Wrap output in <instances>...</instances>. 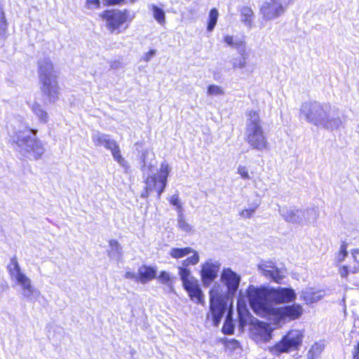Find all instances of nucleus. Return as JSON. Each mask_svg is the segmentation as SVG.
<instances>
[{
  "label": "nucleus",
  "mask_w": 359,
  "mask_h": 359,
  "mask_svg": "<svg viewBox=\"0 0 359 359\" xmlns=\"http://www.w3.org/2000/svg\"><path fill=\"white\" fill-rule=\"evenodd\" d=\"M207 93L208 95L219 96L224 94L223 89L217 85H210L208 87Z\"/></svg>",
  "instance_id": "nucleus-39"
},
{
  "label": "nucleus",
  "mask_w": 359,
  "mask_h": 359,
  "mask_svg": "<svg viewBox=\"0 0 359 359\" xmlns=\"http://www.w3.org/2000/svg\"><path fill=\"white\" fill-rule=\"evenodd\" d=\"M238 173L244 180H250V176L248 173V170L245 166L239 165L238 167Z\"/></svg>",
  "instance_id": "nucleus-41"
},
{
  "label": "nucleus",
  "mask_w": 359,
  "mask_h": 359,
  "mask_svg": "<svg viewBox=\"0 0 359 359\" xmlns=\"http://www.w3.org/2000/svg\"><path fill=\"white\" fill-rule=\"evenodd\" d=\"M126 278L130 279H135L137 278V275L135 273L128 271L126 273Z\"/></svg>",
  "instance_id": "nucleus-52"
},
{
  "label": "nucleus",
  "mask_w": 359,
  "mask_h": 359,
  "mask_svg": "<svg viewBox=\"0 0 359 359\" xmlns=\"http://www.w3.org/2000/svg\"><path fill=\"white\" fill-rule=\"evenodd\" d=\"M221 264L217 261L208 259L201 266V276L204 286H209L217 277Z\"/></svg>",
  "instance_id": "nucleus-13"
},
{
  "label": "nucleus",
  "mask_w": 359,
  "mask_h": 359,
  "mask_svg": "<svg viewBox=\"0 0 359 359\" xmlns=\"http://www.w3.org/2000/svg\"><path fill=\"white\" fill-rule=\"evenodd\" d=\"M219 13L217 8H212L209 13L207 30L210 32H212L217 25Z\"/></svg>",
  "instance_id": "nucleus-28"
},
{
  "label": "nucleus",
  "mask_w": 359,
  "mask_h": 359,
  "mask_svg": "<svg viewBox=\"0 0 359 359\" xmlns=\"http://www.w3.org/2000/svg\"><path fill=\"white\" fill-rule=\"evenodd\" d=\"M170 173L169 165L166 162H163L161 165L160 172L157 179L160 183L167 184L168 177Z\"/></svg>",
  "instance_id": "nucleus-29"
},
{
  "label": "nucleus",
  "mask_w": 359,
  "mask_h": 359,
  "mask_svg": "<svg viewBox=\"0 0 359 359\" xmlns=\"http://www.w3.org/2000/svg\"><path fill=\"white\" fill-rule=\"evenodd\" d=\"M109 150L111 151L114 159L119 164L120 166H121L125 170V172H128L130 166L128 162L122 156L118 143L116 142L111 147V149H109Z\"/></svg>",
  "instance_id": "nucleus-20"
},
{
  "label": "nucleus",
  "mask_w": 359,
  "mask_h": 359,
  "mask_svg": "<svg viewBox=\"0 0 359 359\" xmlns=\"http://www.w3.org/2000/svg\"><path fill=\"white\" fill-rule=\"evenodd\" d=\"M348 252L346 250V245L345 244H342L341 245L340 252L337 255L338 262H341L344 260L345 257L347 256Z\"/></svg>",
  "instance_id": "nucleus-43"
},
{
  "label": "nucleus",
  "mask_w": 359,
  "mask_h": 359,
  "mask_svg": "<svg viewBox=\"0 0 359 359\" xmlns=\"http://www.w3.org/2000/svg\"><path fill=\"white\" fill-rule=\"evenodd\" d=\"M86 7L88 9L99 8L100 7V0H86Z\"/></svg>",
  "instance_id": "nucleus-42"
},
{
  "label": "nucleus",
  "mask_w": 359,
  "mask_h": 359,
  "mask_svg": "<svg viewBox=\"0 0 359 359\" xmlns=\"http://www.w3.org/2000/svg\"><path fill=\"white\" fill-rule=\"evenodd\" d=\"M194 251V249L190 247L186 248H172L170 250V255L175 259H180L184 257Z\"/></svg>",
  "instance_id": "nucleus-26"
},
{
  "label": "nucleus",
  "mask_w": 359,
  "mask_h": 359,
  "mask_svg": "<svg viewBox=\"0 0 359 359\" xmlns=\"http://www.w3.org/2000/svg\"><path fill=\"white\" fill-rule=\"evenodd\" d=\"M302 339L303 334L300 330H290L274 346L272 351L274 353H285L296 350L301 345Z\"/></svg>",
  "instance_id": "nucleus-8"
},
{
  "label": "nucleus",
  "mask_w": 359,
  "mask_h": 359,
  "mask_svg": "<svg viewBox=\"0 0 359 359\" xmlns=\"http://www.w3.org/2000/svg\"><path fill=\"white\" fill-rule=\"evenodd\" d=\"M102 18L107 20V26L111 32H114L125 23L128 18L126 10H108L103 12Z\"/></svg>",
  "instance_id": "nucleus-11"
},
{
  "label": "nucleus",
  "mask_w": 359,
  "mask_h": 359,
  "mask_svg": "<svg viewBox=\"0 0 359 359\" xmlns=\"http://www.w3.org/2000/svg\"><path fill=\"white\" fill-rule=\"evenodd\" d=\"M258 269L263 276L277 283H280L286 276L285 269L278 268L272 262H262L259 264Z\"/></svg>",
  "instance_id": "nucleus-12"
},
{
  "label": "nucleus",
  "mask_w": 359,
  "mask_h": 359,
  "mask_svg": "<svg viewBox=\"0 0 359 359\" xmlns=\"http://www.w3.org/2000/svg\"><path fill=\"white\" fill-rule=\"evenodd\" d=\"M302 307L299 304H294L277 308L273 311L271 316H274L278 323H284L299 318L302 316Z\"/></svg>",
  "instance_id": "nucleus-10"
},
{
  "label": "nucleus",
  "mask_w": 359,
  "mask_h": 359,
  "mask_svg": "<svg viewBox=\"0 0 359 359\" xmlns=\"http://www.w3.org/2000/svg\"><path fill=\"white\" fill-rule=\"evenodd\" d=\"M224 41L229 46L235 48L238 53H244V48H245V43L241 39L233 36L226 35L224 37Z\"/></svg>",
  "instance_id": "nucleus-23"
},
{
  "label": "nucleus",
  "mask_w": 359,
  "mask_h": 359,
  "mask_svg": "<svg viewBox=\"0 0 359 359\" xmlns=\"http://www.w3.org/2000/svg\"><path fill=\"white\" fill-rule=\"evenodd\" d=\"M348 273V266H344L342 269L340 270V274L342 277H345L347 276Z\"/></svg>",
  "instance_id": "nucleus-51"
},
{
  "label": "nucleus",
  "mask_w": 359,
  "mask_h": 359,
  "mask_svg": "<svg viewBox=\"0 0 359 359\" xmlns=\"http://www.w3.org/2000/svg\"><path fill=\"white\" fill-rule=\"evenodd\" d=\"M234 331V325L231 319H229V315L226 316V320L222 327V332L225 334H231Z\"/></svg>",
  "instance_id": "nucleus-38"
},
{
  "label": "nucleus",
  "mask_w": 359,
  "mask_h": 359,
  "mask_svg": "<svg viewBox=\"0 0 359 359\" xmlns=\"http://www.w3.org/2000/svg\"><path fill=\"white\" fill-rule=\"evenodd\" d=\"M138 274L140 280L144 283L156 277V270L151 266H142L139 268Z\"/></svg>",
  "instance_id": "nucleus-21"
},
{
  "label": "nucleus",
  "mask_w": 359,
  "mask_h": 359,
  "mask_svg": "<svg viewBox=\"0 0 359 359\" xmlns=\"http://www.w3.org/2000/svg\"><path fill=\"white\" fill-rule=\"evenodd\" d=\"M359 252V250L358 249H355L352 251L351 254H352V256H353V258L354 259V260L355 262H358L357 259H356V254H358Z\"/></svg>",
  "instance_id": "nucleus-53"
},
{
  "label": "nucleus",
  "mask_w": 359,
  "mask_h": 359,
  "mask_svg": "<svg viewBox=\"0 0 359 359\" xmlns=\"http://www.w3.org/2000/svg\"><path fill=\"white\" fill-rule=\"evenodd\" d=\"M304 298L308 304L318 301L321 298V295L311 291H306L303 293Z\"/></svg>",
  "instance_id": "nucleus-37"
},
{
  "label": "nucleus",
  "mask_w": 359,
  "mask_h": 359,
  "mask_svg": "<svg viewBox=\"0 0 359 359\" xmlns=\"http://www.w3.org/2000/svg\"><path fill=\"white\" fill-rule=\"evenodd\" d=\"M246 293L242 290H239L237 298V314L239 329L243 330L248 324H254V321L257 320L250 313L247 302L245 300Z\"/></svg>",
  "instance_id": "nucleus-9"
},
{
  "label": "nucleus",
  "mask_w": 359,
  "mask_h": 359,
  "mask_svg": "<svg viewBox=\"0 0 359 359\" xmlns=\"http://www.w3.org/2000/svg\"><path fill=\"white\" fill-rule=\"evenodd\" d=\"M160 184H161L160 187L157 188L158 198H160L162 193L164 191V190L167 186V184H164V183H160Z\"/></svg>",
  "instance_id": "nucleus-48"
},
{
  "label": "nucleus",
  "mask_w": 359,
  "mask_h": 359,
  "mask_svg": "<svg viewBox=\"0 0 359 359\" xmlns=\"http://www.w3.org/2000/svg\"><path fill=\"white\" fill-rule=\"evenodd\" d=\"M7 22L5 18L4 13H0V36L3 39H5L7 34Z\"/></svg>",
  "instance_id": "nucleus-36"
},
{
  "label": "nucleus",
  "mask_w": 359,
  "mask_h": 359,
  "mask_svg": "<svg viewBox=\"0 0 359 359\" xmlns=\"http://www.w3.org/2000/svg\"><path fill=\"white\" fill-rule=\"evenodd\" d=\"M259 206V203H254L250 208H245L242 211H241L239 215L243 218L250 219L254 215L257 208Z\"/></svg>",
  "instance_id": "nucleus-34"
},
{
  "label": "nucleus",
  "mask_w": 359,
  "mask_h": 359,
  "mask_svg": "<svg viewBox=\"0 0 359 359\" xmlns=\"http://www.w3.org/2000/svg\"><path fill=\"white\" fill-rule=\"evenodd\" d=\"M183 287L192 300L196 299L197 303L203 304V292L196 280L191 283H187V285H183Z\"/></svg>",
  "instance_id": "nucleus-18"
},
{
  "label": "nucleus",
  "mask_w": 359,
  "mask_h": 359,
  "mask_svg": "<svg viewBox=\"0 0 359 359\" xmlns=\"http://www.w3.org/2000/svg\"><path fill=\"white\" fill-rule=\"evenodd\" d=\"M303 217V223L310 224L316 221L318 217V212L316 208L301 210V215Z\"/></svg>",
  "instance_id": "nucleus-25"
},
{
  "label": "nucleus",
  "mask_w": 359,
  "mask_h": 359,
  "mask_svg": "<svg viewBox=\"0 0 359 359\" xmlns=\"http://www.w3.org/2000/svg\"><path fill=\"white\" fill-rule=\"evenodd\" d=\"M169 201H170V204H172V205H174L175 207L181 203L180 201V198H179V196H178V194L172 195L170 198Z\"/></svg>",
  "instance_id": "nucleus-44"
},
{
  "label": "nucleus",
  "mask_w": 359,
  "mask_h": 359,
  "mask_svg": "<svg viewBox=\"0 0 359 359\" xmlns=\"http://www.w3.org/2000/svg\"><path fill=\"white\" fill-rule=\"evenodd\" d=\"M278 212L287 222L292 224H303V217L301 215V210L289 208L287 207H279Z\"/></svg>",
  "instance_id": "nucleus-16"
},
{
  "label": "nucleus",
  "mask_w": 359,
  "mask_h": 359,
  "mask_svg": "<svg viewBox=\"0 0 359 359\" xmlns=\"http://www.w3.org/2000/svg\"><path fill=\"white\" fill-rule=\"evenodd\" d=\"M38 67L42 93L50 102H55L59 98L60 88L57 76L54 74L53 65L49 58L43 57L39 60Z\"/></svg>",
  "instance_id": "nucleus-6"
},
{
  "label": "nucleus",
  "mask_w": 359,
  "mask_h": 359,
  "mask_svg": "<svg viewBox=\"0 0 359 359\" xmlns=\"http://www.w3.org/2000/svg\"><path fill=\"white\" fill-rule=\"evenodd\" d=\"M37 132L36 129L31 128L27 123L18 122L8 134L18 152L24 157L38 160L43 156L45 148L36 136Z\"/></svg>",
  "instance_id": "nucleus-3"
},
{
  "label": "nucleus",
  "mask_w": 359,
  "mask_h": 359,
  "mask_svg": "<svg viewBox=\"0 0 359 359\" xmlns=\"http://www.w3.org/2000/svg\"><path fill=\"white\" fill-rule=\"evenodd\" d=\"M241 21L248 28H252L255 19L254 12L251 8L243 6L240 9Z\"/></svg>",
  "instance_id": "nucleus-19"
},
{
  "label": "nucleus",
  "mask_w": 359,
  "mask_h": 359,
  "mask_svg": "<svg viewBox=\"0 0 359 359\" xmlns=\"http://www.w3.org/2000/svg\"><path fill=\"white\" fill-rule=\"evenodd\" d=\"M300 115L307 122L327 130L338 129L342 124L339 111L327 103L304 102L300 107Z\"/></svg>",
  "instance_id": "nucleus-4"
},
{
  "label": "nucleus",
  "mask_w": 359,
  "mask_h": 359,
  "mask_svg": "<svg viewBox=\"0 0 359 359\" xmlns=\"http://www.w3.org/2000/svg\"><path fill=\"white\" fill-rule=\"evenodd\" d=\"M353 355L354 359H359V343L355 347L354 351L353 352Z\"/></svg>",
  "instance_id": "nucleus-50"
},
{
  "label": "nucleus",
  "mask_w": 359,
  "mask_h": 359,
  "mask_svg": "<svg viewBox=\"0 0 359 359\" xmlns=\"http://www.w3.org/2000/svg\"><path fill=\"white\" fill-rule=\"evenodd\" d=\"M149 154L148 150H145L141 155L142 161V170L144 174H147L148 176L145 179L146 189L147 191H153L156 188L157 177L156 175H150V171L152 168L151 163H147V156Z\"/></svg>",
  "instance_id": "nucleus-15"
},
{
  "label": "nucleus",
  "mask_w": 359,
  "mask_h": 359,
  "mask_svg": "<svg viewBox=\"0 0 359 359\" xmlns=\"http://www.w3.org/2000/svg\"><path fill=\"white\" fill-rule=\"evenodd\" d=\"M7 269L11 279L20 286L22 294L25 299L33 302L39 297L40 291L32 285L31 279L22 271L16 257L11 259Z\"/></svg>",
  "instance_id": "nucleus-7"
},
{
  "label": "nucleus",
  "mask_w": 359,
  "mask_h": 359,
  "mask_svg": "<svg viewBox=\"0 0 359 359\" xmlns=\"http://www.w3.org/2000/svg\"><path fill=\"white\" fill-rule=\"evenodd\" d=\"M178 273L182 281L183 285H187V283H191L195 280V279L193 278H189L191 276V271L188 268L179 266Z\"/></svg>",
  "instance_id": "nucleus-30"
},
{
  "label": "nucleus",
  "mask_w": 359,
  "mask_h": 359,
  "mask_svg": "<svg viewBox=\"0 0 359 359\" xmlns=\"http://www.w3.org/2000/svg\"><path fill=\"white\" fill-rule=\"evenodd\" d=\"M150 191H147V189L145 188V191L142 194L141 196L142 198H147L149 196Z\"/></svg>",
  "instance_id": "nucleus-54"
},
{
  "label": "nucleus",
  "mask_w": 359,
  "mask_h": 359,
  "mask_svg": "<svg viewBox=\"0 0 359 359\" xmlns=\"http://www.w3.org/2000/svg\"><path fill=\"white\" fill-rule=\"evenodd\" d=\"M92 141L96 147H104L106 149H111V147L116 142V140L111 138L108 134L94 130L91 135Z\"/></svg>",
  "instance_id": "nucleus-17"
},
{
  "label": "nucleus",
  "mask_w": 359,
  "mask_h": 359,
  "mask_svg": "<svg viewBox=\"0 0 359 359\" xmlns=\"http://www.w3.org/2000/svg\"><path fill=\"white\" fill-rule=\"evenodd\" d=\"M286 10L276 0H267L262 3L260 13L265 20H273L283 15Z\"/></svg>",
  "instance_id": "nucleus-14"
},
{
  "label": "nucleus",
  "mask_w": 359,
  "mask_h": 359,
  "mask_svg": "<svg viewBox=\"0 0 359 359\" xmlns=\"http://www.w3.org/2000/svg\"><path fill=\"white\" fill-rule=\"evenodd\" d=\"M220 280L226 287L224 294L219 292L218 287H214L210 291V312L207 314V318L212 316L213 324L217 326L226 311L228 300H233L238 290L241 277L230 268L223 269Z\"/></svg>",
  "instance_id": "nucleus-2"
},
{
  "label": "nucleus",
  "mask_w": 359,
  "mask_h": 359,
  "mask_svg": "<svg viewBox=\"0 0 359 359\" xmlns=\"http://www.w3.org/2000/svg\"><path fill=\"white\" fill-rule=\"evenodd\" d=\"M239 54V57L233 58L231 61V64L233 69H243L246 66V60L248 59L246 48H244V53L243 54Z\"/></svg>",
  "instance_id": "nucleus-27"
},
{
  "label": "nucleus",
  "mask_w": 359,
  "mask_h": 359,
  "mask_svg": "<svg viewBox=\"0 0 359 359\" xmlns=\"http://www.w3.org/2000/svg\"><path fill=\"white\" fill-rule=\"evenodd\" d=\"M30 108L41 123L46 124L48 121V114L39 103H32Z\"/></svg>",
  "instance_id": "nucleus-22"
},
{
  "label": "nucleus",
  "mask_w": 359,
  "mask_h": 359,
  "mask_svg": "<svg viewBox=\"0 0 359 359\" xmlns=\"http://www.w3.org/2000/svg\"><path fill=\"white\" fill-rule=\"evenodd\" d=\"M250 308L254 313L262 318L271 316L277 308L273 304L292 302L296 299L294 290L290 287H270L266 285H250L245 290Z\"/></svg>",
  "instance_id": "nucleus-1"
},
{
  "label": "nucleus",
  "mask_w": 359,
  "mask_h": 359,
  "mask_svg": "<svg viewBox=\"0 0 359 359\" xmlns=\"http://www.w3.org/2000/svg\"><path fill=\"white\" fill-rule=\"evenodd\" d=\"M177 227L185 233H189L192 230V226L186 221L185 217H182L181 215H180V218H177Z\"/></svg>",
  "instance_id": "nucleus-35"
},
{
  "label": "nucleus",
  "mask_w": 359,
  "mask_h": 359,
  "mask_svg": "<svg viewBox=\"0 0 359 359\" xmlns=\"http://www.w3.org/2000/svg\"><path fill=\"white\" fill-rule=\"evenodd\" d=\"M245 135L246 142L252 149L259 151L268 149L269 142L258 111L250 110L247 112Z\"/></svg>",
  "instance_id": "nucleus-5"
},
{
  "label": "nucleus",
  "mask_w": 359,
  "mask_h": 359,
  "mask_svg": "<svg viewBox=\"0 0 359 359\" xmlns=\"http://www.w3.org/2000/svg\"><path fill=\"white\" fill-rule=\"evenodd\" d=\"M125 0H103L107 6L119 5L124 2Z\"/></svg>",
  "instance_id": "nucleus-46"
},
{
  "label": "nucleus",
  "mask_w": 359,
  "mask_h": 359,
  "mask_svg": "<svg viewBox=\"0 0 359 359\" xmlns=\"http://www.w3.org/2000/svg\"><path fill=\"white\" fill-rule=\"evenodd\" d=\"M176 209L177 211V218H180V215H181L182 217H184L183 212H182L183 211L182 205L181 203L180 205H178L177 206H176Z\"/></svg>",
  "instance_id": "nucleus-49"
},
{
  "label": "nucleus",
  "mask_w": 359,
  "mask_h": 359,
  "mask_svg": "<svg viewBox=\"0 0 359 359\" xmlns=\"http://www.w3.org/2000/svg\"><path fill=\"white\" fill-rule=\"evenodd\" d=\"M294 1V0H276V1H278L280 5H282L285 10H287L288 6L292 4Z\"/></svg>",
  "instance_id": "nucleus-47"
},
{
  "label": "nucleus",
  "mask_w": 359,
  "mask_h": 359,
  "mask_svg": "<svg viewBox=\"0 0 359 359\" xmlns=\"http://www.w3.org/2000/svg\"><path fill=\"white\" fill-rule=\"evenodd\" d=\"M4 11H2V9L0 8V13H3Z\"/></svg>",
  "instance_id": "nucleus-55"
},
{
  "label": "nucleus",
  "mask_w": 359,
  "mask_h": 359,
  "mask_svg": "<svg viewBox=\"0 0 359 359\" xmlns=\"http://www.w3.org/2000/svg\"><path fill=\"white\" fill-rule=\"evenodd\" d=\"M109 250H108V256L111 259L118 260L122 255V248L116 240L109 241Z\"/></svg>",
  "instance_id": "nucleus-24"
},
{
  "label": "nucleus",
  "mask_w": 359,
  "mask_h": 359,
  "mask_svg": "<svg viewBox=\"0 0 359 359\" xmlns=\"http://www.w3.org/2000/svg\"><path fill=\"white\" fill-rule=\"evenodd\" d=\"M159 281L165 285H167L170 287L172 286V282L170 273L166 271H161L158 277Z\"/></svg>",
  "instance_id": "nucleus-40"
},
{
  "label": "nucleus",
  "mask_w": 359,
  "mask_h": 359,
  "mask_svg": "<svg viewBox=\"0 0 359 359\" xmlns=\"http://www.w3.org/2000/svg\"><path fill=\"white\" fill-rule=\"evenodd\" d=\"M192 255L187 257L184 260L182 261L181 264L182 265L180 266L186 267L187 268L190 265H196L199 262L200 257L199 255L194 250V251L191 252Z\"/></svg>",
  "instance_id": "nucleus-31"
},
{
  "label": "nucleus",
  "mask_w": 359,
  "mask_h": 359,
  "mask_svg": "<svg viewBox=\"0 0 359 359\" xmlns=\"http://www.w3.org/2000/svg\"><path fill=\"white\" fill-rule=\"evenodd\" d=\"M324 348L323 344L320 342L315 343L311 348H310L308 353V357L310 358H318L320 353L323 351Z\"/></svg>",
  "instance_id": "nucleus-33"
},
{
  "label": "nucleus",
  "mask_w": 359,
  "mask_h": 359,
  "mask_svg": "<svg viewBox=\"0 0 359 359\" xmlns=\"http://www.w3.org/2000/svg\"><path fill=\"white\" fill-rule=\"evenodd\" d=\"M156 50H154V49L150 50L149 52L145 53V55H144L143 60L145 62H149L151 59V57H153L156 55Z\"/></svg>",
  "instance_id": "nucleus-45"
},
{
  "label": "nucleus",
  "mask_w": 359,
  "mask_h": 359,
  "mask_svg": "<svg viewBox=\"0 0 359 359\" xmlns=\"http://www.w3.org/2000/svg\"><path fill=\"white\" fill-rule=\"evenodd\" d=\"M153 15L155 20L161 25H163L165 22V15L163 10L157 6H152Z\"/></svg>",
  "instance_id": "nucleus-32"
}]
</instances>
